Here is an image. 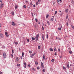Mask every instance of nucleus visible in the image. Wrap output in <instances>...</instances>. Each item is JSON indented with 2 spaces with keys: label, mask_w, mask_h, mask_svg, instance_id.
<instances>
[{
  "label": "nucleus",
  "mask_w": 74,
  "mask_h": 74,
  "mask_svg": "<svg viewBox=\"0 0 74 74\" xmlns=\"http://www.w3.org/2000/svg\"><path fill=\"white\" fill-rule=\"evenodd\" d=\"M43 60H45V55L43 56Z\"/></svg>",
  "instance_id": "obj_18"
},
{
  "label": "nucleus",
  "mask_w": 74,
  "mask_h": 74,
  "mask_svg": "<svg viewBox=\"0 0 74 74\" xmlns=\"http://www.w3.org/2000/svg\"><path fill=\"white\" fill-rule=\"evenodd\" d=\"M12 24L13 26H15V24L14 23V22L12 21Z\"/></svg>",
  "instance_id": "obj_8"
},
{
  "label": "nucleus",
  "mask_w": 74,
  "mask_h": 74,
  "mask_svg": "<svg viewBox=\"0 0 74 74\" xmlns=\"http://www.w3.org/2000/svg\"><path fill=\"white\" fill-rule=\"evenodd\" d=\"M32 15L33 18H34V16L33 15V13H32Z\"/></svg>",
  "instance_id": "obj_39"
},
{
  "label": "nucleus",
  "mask_w": 74,
  "mask_h": 74,
  "mask_svg": "<svg viewBox=\"0 0 74 74\" xmlns=\"http://www.w3.org/2000/svg\"><path fill=\"white\" fill-rule=\"evenodd\" d=\"M65 11L66 13H67L68 11V9H66L65 10Z\"/></svg>",
  "instance_id": "obj_12"
},
{
  "label": "nucleus",
  "mask_w": 74,
  "mask_h": 74,
  "mask_svg": "<svg viewBox=\"0 0 74 74\" xmlns=\"http://www.w3.org/2000/svg\"><path fill=\"white\" fill-rule=\"evenodd\" d=\"M0 36L1 38H4V35L1 33L0 34Z\"/></svg>",
  "instance_id": "obj_2"
},
{
  "label": "nucleus",
  "mask_w": 74,
  "mask_h": 74,
  "mask_svg": "<svg viewBox=\"0 0 74 74\" xmlns=\"http://www.w3.org/2000/svg\"><path fill=\"white\" fill-rule=\"evenodd\" d=\"M15 9H17V6H16L15 7Z\"/></svg>",
  "instance_id": "obj_56"
},
{
  "label": "nucleus",
  "mask_w": 74,
  "mask_h": 74,
  "mask_svg": "<svg viewBox=\"0 0 74 74\" xmlns=\"http://www.w3.org/2000/svg\"><path fill=\"white\" fill-rule=\"evenodd\" d=\"M58 51H59V52H60V49L58 48Z\"/></svg>",
  "instance_id": "obj_63"
},
{
  "label": "nucleus",
  "mask_w": 74,
  "mask_h": 74,
  "mask_svg": "<svg viewBox=\"0 0 74 74\" xmlns=\"http://www.w3.org/2000/svg\"><path fill=\"white\" fill-rule=\"evenodd\" d=\"M3 5H1L0 8L1 9L2 8H3Z\"/></svg>",
  "instance_id": "obj_29"
},
{
  "label": "nucleus",
  "mask_w": 74,
  "mask_h": 74,
  "mask_svg": "<svg viewBox=\"0 0 74 74\" xmlns=\"http://www.w3.org/2000/svg\"><path fill=\"white\" fill-rule=\"evenodd\" d=\"M40 48H41V46H38V49H40Z\"/></svg>",
  "instance_id": "obj_33"
},
{
  "label": "nucleus",
  "mask_w": 74,
  "mask_h": 74,
  "mask_svg": "<svg viewBox=\"0 0 74 74\" xmlns=\"http://www.w3.org/2000/svg\"><path fill=\"white\" fill-rule=\"evenodd\" d=\"M62 15H63V13H61L60 14V15L61 16H62Z\"/></svg>",
  "instance_id": "obj_60"
},
{
  "label": "nucleus",
  "mask_w": 74,
  "mask_h": 74,
  "mask_svg": "<svg viewBox=\"0 0 74 74\" xmlns=\"http://www.w3.org/2000/svg\"><path fill=\"white\" fill-rule=\"evenodd\" d=\"M11 12L12 15H14V12Z\"/></svg>",
  "instance_id": "obj_20"
},
{
  "label": "nucleus",
  "mask_w": 74,
  "mask_h": 74,
  "mask_svg": "<svg viewBox=\"0 0 74 74\" xmlns=\"http://www.w3.org/2000/svg\"><path fill=\"white\" fill-rule=\"evenodd\" d=\"M66 25H67V26H68V25H69L68 22L66 23Z\"/></svg>",
  "instance_id": "obj_52"
},
{
  "label": "nucleus",
  "mask_w": 74,
  "mask_h": 74,
  "mask_svg": "<svg viewBox=\"0 0 74 74\" xmlns=\"http://www.w3.org/2000/svg\"><path fill=\"white\" fill-rule=\"evenodd\" d=\"M23 55H24V53H22V56L23 58Z\"/></svg>",
  "instance_id": "obj_28"
},
{
  "label": "nucleus",
  "mask_w": 74,
  "mask_h": 74,
  "mask_svg": "<svg viewBox=\"0 0 74 74\" xmlns=\"http://www.w3.org/2000/svg\"><path fill=\"white\" fill-rule=\"evenodd\" d=\"M55 3H56L55 2H53V5H54V4H55Z\"/></svg>",
  "instance_id": "obj_54"
},
{
  "label": "nucleus",
  "mask_w": 74,
  "mask_h": 74,
  "mask_svg": "<svg viewBox=\"0 0 74 74\" xmlns=\"http://www.w3.org/2000/svg\"><path fill=\"white\" fill-rule=\"evenodd\" d=\"M50 51H51V52H52V51H53V49H52L51 48H50Z\"/></svg>",
  "instance_id": "obj_14"
},
{
  "label": "nucleus",
  "mask_w": 74,
  "mask_h": 74,
  "mask_svg": "<svg viewBox=\"0 0 74 74\" xmlns=\"http://www.w3.org/2000/svg\"><path fill=\"white\" fill-rule=\"evenodd\" d=\"M63 69H65V70H66V67H65L64 66L63 67Z\"/></svg>",
  "instance_id": "obj_31"
},
{
  "label": "nucleus",
  "mask_w": 74,
  "mask_h": 74,
  "mask_svg": "<svg viewBox=\"0 0 74 74\" xmlns=\"http://www.w3.org/2000/svg\"><path fill=\"white\" fill-rule=\"evenodd\" d=\"M5 35H6V37H8L9 36V35L8 34V33L7 32H5Z\"/></svg>",
  "instance_id": "obj_5"
},
{
  "label": "nucleus",
  "mask_w": 74,
  "mask_h": 74,
  "mask_svg": "<svg viewBox=\"0 0 74 74\" xmlns=\"http://www.w3.org/2000/svg\"><path fill=\"white\" fill-rule=\"evenodd\" d=\"M51 21H53V18H51Z\"/></svg>",
  "instance_id": "obj_27"
},
{
  "label": "nucleus",
  "mask_w": 74,
  "mask_h": 74,
  "mask_svg": "<svg viewBox=\"0 0 74 74\" xmlns=\"http://www.w3.org/2000/svg\"><path fill=\"white\" fill-rule=\"evenodd\" d=\"M58 30H62V28H58Z\"/></svg>",
  "instance_id": "obj_16"
},
{
  "label": "nucleus",
  "mask_w": 74,
  "mask_h": 74,
  "mask_svg": "<svg viewBox=\"0 0 74 74\" xmlns=\"http://www.w3.org/2000/svg\"><path fill=\"white\" fill-rule=\"evenodd\" d=\"M36 5H38V2H37L36 3Z\"/></svg>",
  "instance_id": "obj_37"
},
{
  "label": "nucleus",
  "mask_w": 74,
  "mask_h": 74,
  "mask_svg": "<svg viewBox=\"0 0 74 74\" xmlns=\"http://www.w3.org/2000/svg\"><path fill=\"white\" fill-rule=\"evenodd\" d=\"M3 74V72L0 71V74Z\"/></svg>",
  "instance_id": "obj_50"
},
{
  "label": "nucleus",
  "mask_w": 74,
  "mask_h": 74,
  "mask_svg": "<svg viewBox=\"0 0 74 74\" xmlns=\"http://www.w3.org/2000/svg\"><path fill=\"white\" fill-rule=\"evenodd\" d=\"M29 53H32V51H29Z\"/></svg>",
  "instance_id": "obj_53"
},
{
  "label": "nucleus",
  "mask_w": 74,
  "mask_h": 74,
  "mask_svg": "<svg viewBox=\"0 0 74 74\" xmlns=\"http://www.w3.org/2000/svg\"><path fill=\"white\" fill-rule=\"evenodd\" d=\"M36 25H35L34 27H35V28L36 27Z\"/></svg>",
  "instance_id": "obj_64"
},
{
  "label": "nucleus",
  "mask_w": 74,
  "mask_h": 74,
  "mask_svg": "<svg viewBox=\"0 0 74 74\" xmlns=\"http://www.w3.org/2000/svg\"><path fill=\"white\" fill-rule=\"evenodd\" d=\"M56 39L58 40V39H60V38H57V37H56Z\"/></svg>",
  "instance_id": "obj_34"
},
{
  "label": "nucleus",
  "mask_w": 74,
  "mask_h": 74,
  "mask_svg": "<svg viewBox=\"0 0 74 74\" xmlns=\"http://www.w3.org/2000/svg\"><path fill=\"white\" fill-rule=\"evenodd\" d=\"M67 66L68 69H70V66H69V64H67Z\"/></svg>",
  "instance_id": "obj_13"
},
{
  "label": "nucleus",
  "mask_w": 74,
  "mask_h": 74,
  "mask_svg": "<svg viewBox=\"0 0 74 74\" xmlns=\"http://www.w3.org/2000/svg\"><path fill=\"white\" fill-rule=\"evenodd\" d=\"M36 53H34L32 54V55H31L30 56V57L32 58V57H33L34 55H36Z\"/></svg>",
  "instance_id": "obj_4"
},
{
  "label": "nucleus",
  "mask_w": 74,
  "mask_h": 74,
  "mask_svg": "<svg viewBox=\"0 0 74 74\" xmlns=\"http://www.w3.org/2000/svg\"><path fill=\"white\" fill-rule=\"evenodd\" d=\"M17 66H20V64H17Z\"/></svg>",
  "instance_id": "obj_43"
},
{
  "label": "nucleus",
  "mask_w": 74,
  "mask_h": 74,
  "mask_svg": "<svg viewBox=\"0 0 74 74\" xmlns=\"http://www.w3.org/2000/svg\"><path fill=\"white\" fill-rule=\"evenodd\" d=\"M35 63L36 64V65H37L38 64V62H37V61H35Z\"/></svg>",
  "instance_id": "obj_10"
},
{
  "label": "nucleus",
  "mask_w": 74,
  "mask_h": 74,
  "mask_svg": "<svg viewBox=\"0 0 74 74\" xmlns=\"http://www.w3.org/2000/svg\"><path fill=\"white\" fill-rule=\"evenodd\" d=\"M71 3L73 5H74V0H72Z\"/></svg>",
  "instance_id": "obj_11"
},
{
  "label": "nucleus",
  "mask_w": 74,
  "mask_h": 74,
  "mask_svg": "<svg viewBox=\"0 0 74 74\" xmlns=\"http://www.w3.org/2000/svg\"><path fill=\"white\" fill-rule=\"evenodd\" d=\"M66 19H68V15H67L66 16Z\"/></svg>",
  "instance_id": "obj_42"
},
{
  "label": "nucleus",
  "mask_w": 74,
  "mask_h": 74,
  "mask_svg": "<svg viewBox=\"0 0 74 74\" xmlns=\"http://www.w3.org/2000/svg\"><path fill=\"white\" fill-rule=\"evenodd\" d=\"M28 66L29 67H30V64H28Z\"/></svg>",
  "instance_id": "obj_51"
},
{
  "label": "nucleus",
  "mask_w": 74,
  "mask_h": 74,
  "mask_svg": "<svg viewBox=\"0 0 74 74\" xmlns=\"http://www.w3.org/2000/svg\"><path fill=\"white\" fill-rule=\"evenodd\" d=\"M40 63L41 64V66H42V67H44V64H43V63L42 62H41Z\"/></svg>",
  "instance_id": "obj_9"
},
{
  "label": "nucleus",
  "mask_w": 74,
  "mask_h": 74,
  "mask_svg": "<svg viewBox=\"0 0 74 74\" xmlns=\"http://www.w3.org/2000/svg\"><path fill=\"white\" fill-rule=\"evenodd\" d=\"M27 41L28 42H29V39H27Z\"/></svg>",
  "instance_id": "obj_46"
},
{
  "label": "nucleus",
  "mask_w": 74,
  "mask_h": 74,
  "mask_svg": "<svg viewBox=\"0 0 74 74\" xmlns=\"http://www.w3.org/2000/svg\"><path fill=\"white\" fill-rule=\"evenodd\" d=\"M56 51V48H55L54 50V51Z\"/></svg>",
  "instance_id": "obj_41"
},
{
  "label": "nucleus",
  "mask_w": 74,
  "mask_h": 74,
  "mask_svg": "<svg viewBox=\"0 0 74 74\" xmlns=\"http://www.w3.org/2000/svg\"><path fill=\"white\" fill-rule=\"evenodd\" d=\"M16 60H17V61H18V60H19V59H18V58L17 57Z\"/></svg>",
  "instance_id": "obj_35"
},
{
  "label": "nucleus",
  "mask_w": 74,
  "mask_h": 74,
  "mask_svg": "<svg viewBox=\"0 0 74 74\" xmlns=\"http://www.w3.org/2000/svg\"><path fill=\"white\" fill-rule=\"evenodd\" d=\"M49 16V14H47L46 16V17L47 18H48V16Z\"/></svg>",
  "instance_id": "obj_24"
},
{
  "label": "nucleus",
  "mask_w": 74,
  "mask_h": 74,
  "mask_svg": "<svg viewBox=\"0 0 74 74\" xmlns=\"http://www.w3.org/2000/svg\"><path fill=\"white\" fill-rule=\"evenodd\" d=\"M12 54H13L14 53V49H12Z\"/></svg>",
  "instance_id": "obj_40"
},
{
  "label": "nucleus",
  "mask_w": 74,
  "mask_h": 74,
  "mask_svg": "<svg viewBox=\"0 0 74 74\" xmlns=\"http://www.w3.org/2000/svg\"><path fill=\"white\" fill-rule=\"evenodd\" d=\"M47 38L48 39V34H47Z\"/></svg>",
  "instance_id": "obj_38"
},
{
  "label": "nucleus",
  "mask_w": 74,
  "mask_h": 74,
  "mask_svg": "<svg viewBox=\"0 0 74 74\" xmlns=\"http://www.w3.org/2000/svg\"><path fill=\"white\" fill-rule=\"evenodd\" d=\"M42 38L43 40H44V37H45V35L43 34H42Z\"/></svg>",
  "instance_id": "obj_7"
},
{
  "label": "nucleus",
  "mask_w": 74,
  "mask_h": 74,
  "mask_svg": "<svg viewBox=\"0 0 74 74\" xmlns=\"http://www.w3.org/2000/svg\"><path fill=\"white\" fill-rule=\"evenodd\" d=\"M23 25L24 26H23V27H24V26H25V24H23Z\"/></svg>",
  "instance_id": "obj_55"
},
{
  "label": "nucleus",
  "mask_w": 74,
  "mask_h": 74,
  "mask_svg": "<svg viewBox=\"0 0 74 74\" xmlns=\"http://www.w3.org/2000/svg\"><path fill=\"white\" fill-rule=\"evenodd\" d=\"M57 3H58V4H59V1H57Z\"/></svg>",
  "instance_id": "obj_58"
},
{
  "label": "nucleus",
  "mask_w": 74,
  "mask_h": 74,
  "mask_svg": "<svg viewBox=\"0 0 74 74\" xmlns=\"http://www.w3.org/2000/svg\"><path fill=\"white\" fill-rule=\"evenodd\" d=\"M43 71V72H44V73L45 71V69H43L42 70Z\"/></svg>",
  "instance_id": "obj_44"
},
{
  "label": "nucleus",
  "mask_w": 74,
  "mask_h": 74,
  "mask_svg": "<svg viewBox=\"0 0 74 74\" xmlns=\"http://www.w3.org/2000/svg\"><path fill=\"white\" fill-rule=\"evenodd\" d=\"M1 5H3V3L1 2Z\"/></svg>",
  "instance_id": "obj_48"
},
{
  "label": "nucleus",
  "mask_w": 74,
  "mask_h": 74,
  "mask_svg": "<svg viewBox=\"0 0 74 74\" xmlns=\"http://www.w3.org/2000/svg\"><path fill=\"white\" fill-rule=\"evenodd\" d=\"M71 27L72 28V29H73L74 30V26L71 25Z\"/></svg>",
  "instance_id": "obj_23"
},
{
  "label": "nucleus",
  "mask_w": 74,
  "mask_h": 74,
  "mask_svg": "<svg viewBox=\"0 0 74 74\" xmlns=\"http://www.w3.org/2000/svg\"><path fill=\"white\" fill-rule=\"evenodd\" d=\"M23 7L24 8H26V6L24 5L23 6Z\"/></svg>",
  "instance_id": "obj_32"
},
{
  "label": "nucleus",
  "mask_w": 74,
  "mask_h": 74,
  "mask_svg": "<svg viewBox=\"0 0 74 74\" xmlns=\"http://www.w3.org/2000/svg\"><path fill=\"white\" fill-rule=\"evenodd\" d=\"M37 70H39L40 69V67L39 66H38L37 68Z\"/></svg>",
  "instance_id": "obj_36"
},
{
  "label": "nucleus",
  "mask_w": 74,
  "mask_h": 74,
  "mask_svg": "<svg viewBox=\"0 0 74 74\" xmlns=\"http://www.w3.org/2000/svg\"><path fill=\"white\" fill-rule=\"evenodd\" d=\"M14 44H15L16 45H17V44H18V42H14Z\"/></svg>",
  "instance_id": "obj_30"
},
{
  "label": "nucleus",
  "mask_w": 74,
  "mask_h": 74,
  "mask_svg": "<svg viewBox=\"0 0 74 74\" xmlns=\"http://www.w3.org/2000/svg\"><path fill=\"white\" fill-rule=\"evenodd\" d=\"M11 56H12V57H13V55L12 54H11Z\"/></svg>",
  "instance_id": "obj_62"
},
{
  "label": "nucleus",
  "mask_w": 74,
  "mask_h": 74,
  "mask_svg": "<svg viewBox=\"0 0 74 74\" xmlns=\"http://www.w3.org/2000/svg\"><path fill=\"white\" fill-rule=\"evenodd\" d=\"M56 14H57V11H56L55 12V14L56 15Z\"/></svg>",
  "instance_id": "obj_45"
},
{
  "label": "nucleus",
  "mask_w": 74,
  "mask_h": 74,
  "mask_svg": "<svg viewBox=\"0 0 74 74\" xmlns=\"http://www.w3.org/2000/svg\"><path fill=\"white\" fill-rule=\"evenodd\" d=\"M30 5H33V3H32V2L31 3Z\"/></svg>",
  "instance_id": "obj_47"
},
{
  "label": "nucleus",
  "mask_w": 74,
  "mask_h": 74,
  "mask_svg": "<svg viewBox=\"0 0 74 74\" xmlns=\"http://www.w3.org/2000/svg\"><path fill=\"white\" fill-rule=\"evenodd\" d=\"M51 62H55V60L53 59L51 60Z\"/></svg>",
  "instance_id": "obj_17"
},
{
  "label": "nucleus",
  "mask_w": 74,
  "mask_h": 74,
  "mask_svg": "<svg viewBox=\"0 0 74 74\" xmlns=\"http://www.w3.org/2000/svg\"><path fill=\"white\" fill-rule=\"evenodd\" d=\"M24 64L25 66H24V67L25 68H26V62H25L23 63Z\"/></svg>",
  "instance_id": "obj_6"
},
{
  "label": "nucleus",
  "mask_w": 74,
  "mask_h": 74,
  "mask_svg": "<svg viewBox=\"0 0 74 74\" xmlns=\"http://www.w3.org/2000/svg\"><path fill=\"white\" fill-rule=\"evenodd\" d=\"M33 7H36V5H35L34 4V5H33Z\"/></svg>",
  "instance_id": "obj_59"
},
{
  "label": "nucleus",
  "mask_w": 74,
  "mask_h": 74,
  "mask_svg": "<svg viewBox=\"0 0 74 74\" xmlns=\"http://www.w3.org/2000/svg\"><path fill=\"white\" fill-rule=\"evenodd\" d=\"M32 40H33L34 41V40H35V38H34V37L32 38Z\"/></svg>",
  "instance_id": "obj_21"
},
{
  "label": "nucleus",
  "mask_w": 74,
  "mask_h": 74,
  "mask_svg": "<svg viewBox=\"0 0 74 74\" xmlns=\"http://www.w3.org/2000/svg\"><path fill=\"white\" fill-rule=\"evenodd\" d=\"M5 52H4L3 53V56L4 58H6L7 57V56H6V54H5Z\"/></svg>",
  "instance_id": "obj_3"
},
{
  "label": "nucleus",
  "mask_w": 74,
  "mask_h": 74,
  "mask_svg": "<svg viewBox=\"0 0 74 74\" xmlns=\"http://www.w3.org/2000/svg\"><path fill=\"white\" fill-rule=\"evenodd\" d=\"M20 58L21 59V60H22V56H21L20 57Z\"/></svg>",
  "instance_id": "obj_49"
},
{
  "label": "nucleus",
  "mask_w": 74,
  "mask_h": 74,
  "mask_svg": "<svg viewBox=\"0 0 74 74\" xmlns=\"http://www.w3.org/2000/svg\"><path fill=\"white\" fill-rule=\"evenodd\" d=\"M32 69L33 71H36V69H35L34 68H32Z\"/></svg>",
  "instance_id": "obj_19"
},
{
  "label": "nucleus",
  "mask_w": 74,
  "mask_h": 74,
  "mask_svg": "<svg viewBox=\"0 0 74 74\" xmlns=\"http://www.w3.org/2000/svg\"><path fill=\"white\" fill-rule=\"evenodd\" d=\"M3 1V0H0V2H2Z\"/></svg>",
  "instance_id": "obj_61"
},
{
  "label": "nucleus",
  "mask_w": 74,
  "mask_h": 74,
  "mask_svg": "<svg viewBox=\"0 0 74 74\" xmlns=\"http://www.w3.org/2000/svg\"><path fill=\"white\" fill-rule=\"evenodd\" d=\"M35 21L36 22H38V19H37V18H35Z\"/></svg>",
  "instance_id": "obj_26"
},
{
  "label": "nucleus",
  "mask_w": 74,
  "mask_h": 74,
  "mask_svg": "<svg viewBox=\"0 0 74 74\" xmlns=\"http://www.w3.org/2000/svg\"><path fill=\"white\" fill-rule=\"evenodd\" d=\"M47 23L48 25H50V23L49 22V21H47Z\"/></svg>",
  "instance_id": "obj_15"
},
{
  "label": "nucleus",
  "mask_w": 74,
  "mask_h": 74,
  "mask_svg": "<svg viewBox=\"0 0 74 74\" xmlns=\"http://www.w3.org/2000/svg\"><path fill=\"white\" fill-rule=\"evenodd\" d=\"M69 52L70 54L72 53V51H69Z\"/></svg>",
  "instance_id": "obj_22"
},
{
  "label": "nucleus",
  "mask_w": 74,
  "mask_h": 74,
  "mask_svg": "<svg viewBox=\"0 0 74 74\" xmlns=\"http://www.w3.org/2000/svg\"><path fill=\"white\" fill-rule=\"evenodd\" d=\"M42 28L43 30H44V27L43 26H42Z\"/></svg>",
  "instance_id": "obj_25"
},
{
  "label": "nucleus",
  "mask_w": 74,
  "mask_h": 74,
  "mask_svg": "<svg viewBox=\"0 0 74 74\" xmlns=\"http://www.w3.org/2000/svg\"><path fill=\"white\" fill-rule=\"evenodd\" d=\"M28 2H29V1H25L26 3H28Z\"/></svg>",
  "instance_id": "obj_57"
},
{
  "label": "nucleus",
  "mask_w": 74,
  "mask_h": 74,
  "mask_svg": "<svg viewBox=\"0 0 74 74\" xmlns=\"http://www.w3.org/2000/svg\"><path fill=\"white\" fill-rule=\"evenodd\" d=\"M39 36H40V35L39 34H37L36 36V41H38V37H39Z\"/></svg>",
  "instance_id": "obj_1"
}]
</instances>
